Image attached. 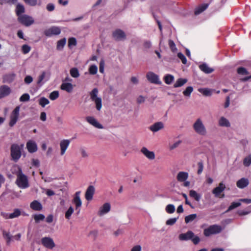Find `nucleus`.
<instances>
[{"mask_svg":"<svg viewBox=\"0 0 251 251\" xmlns=\"http://www.w3.org/2000/svg\"><path fill=\"white\" fill-rule=\"evenodd\" d=\"M59 97V92L57 91H54L52 92L49 98L52 100L57 99Z\"/></svg>","mask_w":251,"mask_h":251,"instance_id":"nucleus-48","label":"nucleus"},{"mask_svg":"<svg viewBox=\"0 0 251 251\" xmlns=\"http://www.w3.org/2000/svg\"><path fill=\"white\" fill-rule=\"evenodd\" d=\"M222 230V227L221 226L217 225H213L204 229L203 234L205 236L208 237L212 234L219 233Z\"/></svg>","mask_w":251,"mask_h":251,"instance_id":"nucleus-5","label":"nucleus"},{"mask_svg":"<svg viewBox=\"0 0 251 251\" xmlns=\"http://www.w3.org/2000/svg\"><path fill=\"white\" fill-rule=\"evenodd\" d=\"M165 82L167 84H171L174 80V77L171 75H167L164 77Z\"/></svg>","mask_w":251,"mask_h":251,"instance_id":"nucleus-40","label":"nucleus"},{"mask_svg":"<svg viewBox=\"0 0 251 251\" xmlns=\"http://www.w3.org/2000/svg\"><path fill=\"white\" fill-rule=\"evenodd\" d=\"M187 81V79L186 78H178L176 81V83L174 85L175 88L179 87L184 85Z\"/></svg>","mask_w":251,"mask_h":251,"instance_id":"nucleus-32","label":"nucleus"},{"mask_svg":"<svg viewBox=\"0 0 251 251\" xmlns=\"http://www.w3.org/2000/svg\"><path fill=\"white\" fill-rule=\"evenodd\" d=\"M50 103L48 99L45 97H42L39 100V104L43 107Z\"/></svg>","mask_w":251,"mask_h":251,"instance_id":"nucleus-42","label":"nucleus"},{"mask_svg":"<svg viewBox=\"0 0 251 251\" xmlns=\"http://www.w3.org/2000/svg\"><path fill=\"white\" fill-rule=\"evenodd\" d=\"M2 235L3 238L6 240L7 244H9L12 238V236L10 234V232L3 230L2 231Z\"/></svg>","mask_w":251,"mask_h":251,"instance_id":"nucleus-36","label":"nucleus"},{"mask_svg":"<svg viewBox=\"0 0 251 251\" xmlns=\"http://www.w3.org/2000/svg\"><path fill=\"white\" fill-rule=\"evenodd\" d=\"M146 77L147 79L151 83L156 84H161L159 76L152 72H148L146 75Z\"/></svg>","mask_w":251,"mask_h":251,"instance_id":"nucleus-12","label":"nucleus"},{"mask_svg":"<svg viewBox=\"0 0 251 251\" xmlns=\"http://www.w3.org/2000/svg\"><path fill=\"white\" fill-rule=\"evenodd\" d=\"M17 185L22 189H25L29 187L28 180L27 176L25 175L20 170L16 180Z\"/></svg>","mask_w":251,"mask_h":251,"instance_id":"nucleus-4","label":"nucleus"},{"mask_svg":"<svg viewBox=\"0 0 251 251\" xmlns=\"http://www.w3.org/2000/svg\"><path fill=\"white\" fill-rule=\"evenodd\" d=\"M66 39L65 38H64L58 41L56 46L57 50H62L64 48L65 45H66Z\"/></svg>","mask_w":251,"mask_h":251,"instance_id":"nucleus-34","label":"nucleus"},{"mask_svg":"<svg viewBox=\"0 0 251 251\" xmlns=\"http://www.w3.org/2000/svg\"><path fill=\"white\" fill-rule=\"evenodd\" d=\"M169 45L173 52H175L177 50V48H176V45L173 41L170 40L169 41Z\"/></svg>","mask_w":251,"mask_h":251,"instance_id":"nucleus-53","label":"nucleus"},{"mask_svg":"<svg viewBox=\"0 0 251 251\" xmlns=\"http://www.w3.org/2000/svg\"><path fill=\"white\" fill-rule=\"evenodd\" d=\"M249 184V180L247 178L242 177L236 182V186L240 189H244Z\"/></svg>","mask_w":251,"mask_h":251,"instance_id":"nucleus-18","label":"nucleus"},{"mask_svg":"<svg viewBox=\"0 0 251 251\" xmlns=\"http://www.w3.org/2000/svg\"><path fill=\"white\" fill-rule=\"evenodd\" d=\"M60 88L61 90L70 93L73 91L74 86L70 82L63 81L60 86Z\"/></svg>","mask_w":251,"mask_h":251,"instance_id":"nucleus-23","label":"nucleus"},{"mask_svg":"<svg viewBox=\"0 0 251 251\" xmlns=\"http://www.w3.org/2000/svg\"><path fill=\"white\" fill-rule=\"evenodd\" d=\"M219 125L221 126L229 127L230 126L228 120L224 117H222L219 120Z\"/></svg>","mask_w":251,"mask_h":251,"instance_id":"nucleus-31","label":"nucleus"},{"mask_svg":"<svg viewBox=\"0 0 251 251\" xmlns=\"http://www.w3.org/2000/svg\"><path fill=\"white\" fill-rule=\"evenodd\" d=\"M16 14L18 17L22 15L21 14L25 12L24 6L20 4H18L16 8Z\"/></svg>","mask_w":251,"mask_h":251,"instance_id":"nucleus-38","label":"nucleus"},{"mask_svg":"<svg viewBox=\"0 0 251 251\" xmlns=\"http://www.w3.org/2000/svg\"><path fill=\"white\" fill-rule=\"evenodd\" d=\"M199 68L201 71L206 74H210L214 71V69L209 67L205 63L200 65Z\"/></svg>","mask_w":251,"mask_h":251,"instance_id":"nucleus-26","label":"nucleus"},{"mask_svg":"<svg viewBox=\"0 0 251 251\" xmlns=\"http://www.w3.org/2000/svg\"><path fill=\"white\" fill-rule=\"evenodd\" d=\"M25 2L31 5V6H35L37 4V0H24Z\"/></svg>","mask_w":251,"mask_h":251,"instance_id":"nucleus-60","label":"nucleus"},{"mask_svg":"<svg viewBox=\"0 0 251 251\" xmlns=\"http://www.w3.org/2000/svg\"><path fill=\"white\" fill-rule=\"evenodd\" d=\"M141 152L149 159L153 160L155 158V154L153 151H150L147 148L143 147Z\"/></svg>","mask_w":251,"mask_h":251,"instance_id":"nucleus-19","label":"nucleus"},{"mask_svg":"<svg viewBox=\"0 0 251 251\" xmlns=\"http://www.w3.org/2000/svg\"><path fill=\"white\" fill-rule=\"evenodd\" d=\"M95 188L93 186H89L86 190L85 197L87 201H91L92 200L93 195L95 193Z\"/></svg>","mask_w":251,"mask_h":251,"instance_id":"nucleus-21","label":"nucleus"},{"mask_svg":"<svg viewBox=\"0 0 251 251\" xmlns=\"http://www.w3.org/2000/svg\"><path fill=\"white\" fill-rule=\"evenodd\" d=\"M142 248L140 245L134 246L131 250V251H141Z\"/></svg>","mask_w":251,"mask_h":251,"instance_id":"nucleus-64","label":"nucleus"},{"mask_svg":"<svg viewBox=\"0 0 251 251\" xmlns=\"http://www.w3.org/2000/svg\"><path fill=\"white\" fill-rule=\"evenodd\" d=\"M33 217L36 223L43 221L45 218V216L42 214H35L33 216Z\"/></svg>","mask_w":251,"mask_h":251,"instance_id":"nucleus-47","label":"nucleus"},{"mask_svg":"<svg viewBox=\"0 0 251 251\" xmlns=\"http://www.w3.org/2000/svg\"><path fill=\"white\" fill-rule=\"evenodd\" d=\"M30 96L27 93H25L21 96L20 98V101L22 102L27 101L29 100Z\"/></svg>","mask_w":251,"mask_h":251,"instance_id":"nucleus-49","label":"nucleus"},{"mask_svg":"<svg viewBox=\"0 0 251 251\" xmlns=\"http://www.w3.org/2000/svg\"><path fill=\"white\" fill-rule=\"evenodd\" d=\"M76 45V40L75 38L71 37L68 40V46L71 48L72 46H75Z\"/></svg>","mask_w":251,"mask_h":251,"instance_id":"nucleus-51","label":"nucleus"},{"mask_svg":"<svg viewBox=\"0 0 251 251\" xmlns=\"http://www.w3.org/2000/svg\"><path fill=\"white\" fill-rule=\"evenodd\" d=\"M243 164L245 166L248 167L251 164V154L246 157L243 162Z\"/></svg>","mask_w":251,"mask_h":251,"instance_id":"nucleus-52","label":"nucleus"},{"mask_svg":"<svg viewBox=\"0 0 251 251\" xmlns=\"http://www.w3.org/2000/svg\"><path fill=\"white\" fill-rule=\"evenodd\" d=\"M194 233L192 231H188L185 233H181L179 235V239L181 241H187L192 239Z\"/></svg>","mask_w":251,"mask_h":251,"instance_id":"nucleus-24","label":"nucleus"},{"mask_svg":"<svg viewBox=\"0 0 251 251\" xmlns=\"http://www.w3.org/2000/svg\"><path fill=\"white\" fill-rule=\"evenodd\" d=\"M24 147V144L19 145L17 144H13L11 145L10 148L11 156L14 161L17 162L20 158L22 155V150Z\"/></svg>","mask_w":251,"mask_h":251,"instance_id":"nucleus-1","label":"nucleus"},{"mask_svg":"<svg viewBox=\"0 0 251 251\" xmlns=\"http://www.w3.org/2000/svg\"><path fill=\"white\" fill-rule=\"evenodd\" d=\"M15 77V74L11 73L7 74L4 76V80L6 82L10 83L14 80Z\"/></svg>","mask_w":251,"mask_h":251,"instance_id":"nucleus-35","label":"nucleus"},{"mask_svg":"<svg viewBox=\"0 0 251 251\" xmlns=\"http://www.w3.org/2000/svg\"><path fill=\"white\" fill-rule=\"evenodd\" d=\"M98 89L97 88H95L90 92L89 94L91 100L94 102L96 105L97 110L100 111L102 107V100L100 97L98 96Z\"/></svg>","mask_w":251,"mask_h":251,"instance_id":"nucleus-3","label":"nucleus"},{"mask_svg":"<svg viewBox=\"0 0 251 251\" xmlns=\"http://www.w3.org/2000/svg\"><path fill=\"white\" fill-rule=\"evenodd\" d=\"M86 121L90 125L99 128V129H102L103 128V126L102 125H101L97 119L93 116H87L86 118Z\"/></svg>","mask_w":251,"mask_h":251,"instance_id":"nucleus-14","label":"nucleus"},{"mask_svg":"<svg viewBox=\"0 0 251 251\" xmlns=\"http://www.w3.org/2000/svg\"><path fill=\"white\" fill-rule=\"evenodd\" d=\"M19 21L26 26H28L34 23L33 18L27 15H21L18 17Z\"/></svg>","mask_w":251,"mask_h":251,"instance_id":"nucleus-9","label":"nucleus"},{"mask_svg":"<svg viewBox=\"0 0 251 251\" xmlns=\"http://www.w3.org/2000/svg\"><path fill=\"white\" fill-rule=\"evenodd\" d=\"M241 203L240 201L232 202L231 205L228 207L226 212H228L237 207L240 206L241 205Z\"/></svg>","mask_w":251,"mask_h":251,"instance_id":"nucleus-46","label":"nucleus"},{"mask_svg":"<svg viewBox=\"0 0 251 251\" xmlns=\"http://www.w3.org/2000/svg\"><path fill=\"white\" fill-rule=\"evenodd\" d=\"M24 81L26 84H29L32 82L33 78L30 75H27L25 77Z\"/></svg>","mask_w":251,"mask_h":251,"instance_id":"nucleus-59","label":"nucleus"},{"mask_svg":"<svg viewBox=\"0 0 251 251\" xmlns=\"http://www.w3.org/2000/svg\"><path fill=\"white\" fill-rule=\"evenodd\" d=\"M26 147L28 151L30 153L35 152L38 150L36 143L32 140H29L27 142Z\"/></svg>","mask_w":251,"mask_h":251,"instance_id":"nucleus-16","label":"nucleus"},{"mask_svg":"<svg viewBox=\"0 0 251 251\" xmlns=\"http://www.w3.org/2000/svg\"><path fill=\"white\" fill-rule=\"evenodd\" d=\"M181 141L180 140H179L175 143H174V144L171 145L170 146V149L171 150H174L175 149H176V148H177V147H178V146L180 145V144L181 143Z\"/></svg>","mask_w":251,"mask_h":251,"instance_id":"nucleus-58","label":"nucleus"},{"mask_svg":"<svg viewBox=\"0 0 251 251\" xmlns=\"http://www.w3.org/2000/svg\"><path fill=\"white\" fill-rule=\"evenodd\" d=\"M20 106H18L11 113L9 123V126L10 127L13 126L18 121L20 115Z\"/></svg>","mask_w":251,"mask_h":251,"instance_id":"nucleus-6","label":"nucleus"},{"mask_svg":"<svg viewBox=\"0 0 251 251\" xmlns=\"http://www.w3.org/2000/svg\"><path fill=\"white\" fill-rule=\"evenodd\" d=\"M189 196L195 199L197 201H199L201 199V196L196 191L191 190L189 191Z\"/></svg>","mask_w":251,"mask_h":251,"instance_id":"nucleus-29","label":"nucleus"},{"mask_svg":"<svg viewBox=\"0 0 251 251\" xmlns=\"http://www.w3.org/2000/svg\"><path fill=\"white\" fill-rule=\"evenodd\" d=\"M193 91V88L192 86H188L186 87L185 90L183 92V94L186 97H190Z\"/></svg>","mask_w":251,"mask_h":251,"instance_id":"nucleus-43","label":"nucleus"},{"mask_svg":"<svg viewBox=\"0 0 251 251\" xmlns=\"http://www.w3.org/2000/svg\"><path fill=\"white\" fill-rule=\"evenodd\" d=\"M237 73L239 75H246L249 74L248 71L244 67H239L237 69Z\"/></svg>","mask_w":251,"mask_h":251,"instance_id":"nucleus-50","label":"nucleus"},{"mask_svg":"<svg viewBox=\"0 0 251 251\" xmlns=\"http://www.w3.org/2000/svg\"><path fill=\"white\" fill-rule=\"evenodd\" d=\"M112 36L114 39L117 41L124 40L126 38V33L120 29H117L114 30L112 33Z\"/></svg>","mask_w":251,"mask_h":251,"instance_id":"nucleus-13","label":"nucleus"},{"mask_svg":"<svg viewBox=\"0 0 251 251\" xmlns=\"http://www.w3.org/2000/svg\"><path fill=\"white\" fill-rule=\"evenodd\" d=\"M164 128V124L161 122L155 123L149 127V129L153 132H156Z\"/></svg>","mask_w":251,"mask_h":251,"instance_id":"nucleus-20","label":"nucleus"},{"mask_svg":"<svg viewBox=\"0 0 251 251\" xmlns=\"http://www.w3.org/2000/svg\"><path fill=\"white\" fill-rule=\"evenodd\" d=\"M226 189V186L223 182L219 183V185L213 189L212 193L214 195L215 197L223 198L224 197L225 195L221 193L224 191Z\"/></svg>","mask_w":251,"mask_h":251,"instance_id":"nucleus-11","label":"nucleus"},{"mask_svg":"<svg viewBox=\"0 0 251 251\" xmlns=\"http://www.w3.org/2000/svg\"><path fill=\"white\" fill-rule=\"evenodd\" d=\"M70 74L71 76L74 78H77L80 75L78 69L75 67H73L70 69Z\"/></svg>","mask_w":251,"mask_h":251,"instance_id":"nucleus-33","label":"nucleus"},{"mask_svg":"<svg viewBox=\"0 0 251 251\" xmlns=\"http://www.w3.org/2000/svg\"><path fill=\"white\" fill-rule=\"evenodd\" d=\"M61 28L56 26H52L44 31V34L47 37H51L53 35H58L60 34Z\"/></svg>","mask_w":251,"mask_h":251,"instance_id":"nucleus-10","label":"nucleus"},{"mask_svg":"<svg viewBox=\"0 0 251 251\" xmlns=\"http://www.w3.org/2000/svg\"><path fill=\"white\" fill-rule=\"evenodd\" d=\"M197 217V215L196 214H192L189 215L185 217V222L186 224L192 222L194 220H195Z\"/></svg>","mask_w":251,"mask_h":251,"instance_id":"nucleus-37","label":"nucleus"},{"mask_svg":"<svg viewBox=\"0 0 251 251\" xmlns=\"http://www.w3.org/2000/svg\"><path fill=\"white\" fill-rule=\"evenodd\" d=\"M74 209L73 206H70L68 209L65 212V216L66 219L69 220L71 218V215L74 213Z\"/></svg>","mask_w":251,"mask_h":251,"instance_id":"nucleus-41","label":"nucleus"},{"mask_svg":"<svg viewBox=\"0 0 251 251\" xmlns=\"http://www.w3.org/2000/svg\"><path fill=\"white\" fill-rule=\"evenodd\" d=\"M70 144V141L69 139H63L59 143V146L60 148V155H63L68 148L69 147Z\"/></svg>","mask_w":251,"mask_h":251,"instance_id":"nucleus-15","label":"nucleus"},{"mask_svg":"<svg viewBox=\"0 0 251 251\" xmlns=\"http://www.w3.org/2000/svg\"><path fill=\"white\" fill-rule=\"evenodd\" d=\"M45 72H43L40 76H39L37 81L38 84H40L42 83V81L45 78Z\"/></svg>","mask_w":251,"mask_h":251,"instance_id":"nucleus-61","label":"nucleus"},{"mask_svg":"<svg viewBox=\"0 0 251 251\" xmlns=\"http://www.w3.org/2000/svg\"><path fill=\"white\" fill-rule=\"evenodd\" d=\"M41 243L45 248L49 250H52L55 247L53 240L50 237H43Z\"/></svg>","mask_w":251,"mask_h":251,"instance_id":"nucleus-8","label":"nucleus"},{"mask_svg":"<svg viewBox=\"0 0 251 251\" xmlns=\"http://www.w3.org/2000/svg\"><path fill=\"white\" fill-rule=\"evenodd\" d=\"M80 152L82 157L86 158L88 156V154L84 148H81L80 149Z\"/></svg>","mask_w":251,"mask_h":251,"instance_id":"nucleus-57","label":"nucleus"},{"mask_svg":"<svg viewBox=\"0 0 251 251\" xmlns=\"http://www.w3.org/2000/svg\"><path fill=\"white\" fill-rule=\"evenodd\" d=\"M177 57L181 60V62L183 64H186L187 63V59L184 54L182 53L178 52L177 53Z\"/></svg>","mask_w":251,"mask_h":251,"instance_id":"nucleus-54","label":"nucleus"},{"mask_svg":"<svg viewBox=\"0 0 251 251\" xmlns=\"http://www.w3.org/2000/svg\"><path fill=\"white\" fill-rule=\"evenodd\" d=\"M193 128L195 132L201 136H205L207 134V130L201 118H198L193 125Z\"/></svg>","mask_w":251,"mask_h":251,"instance_id":"nucleus-2","label":"nucleus"},{"mask_svg":"<svg viewBox=\"0 0 251 251\" xmlns=\"http://www.w3.org/2000/svg\"><path fill=\"white\" fill-rule=\"evenodd\" d=\"M10 214V219H14V218L18 217L19 216H20L22 214L23 215H26L24 212H22V211L20 209H18V208L15 209L14 210L13 212Z\"/></svg>","mask_w":251,"mask_h":251,"instance_id":"nucleus-28","label":"nucleus"},{"mask_svg":"<svg viewBox=\"0 0 251 251\" xmlns=\"http://www.w3.org/2000/svg\"><path fill=\"white\" fill-rule=\"evenodd\" d=\"M98 72V67L96 65H92L89 68V72L91 75H96Z\"/></svg>","mask_w":251,"mask_h":251,"instance_id":"nucleus-45","label":"nucleus"},{"mask_svg":"<svg viewBox=\"0 0 251 251\" xmlns=\"http://www.w3.org/2000/svg\"><path fill=\"white\" fill-rule=\"evenodd\" d=\"M191 240L192 241L193 243L195 245L198 244L200 241V238L198 236H194V237H192V239H191Z\"/></svg>","mask_w":251,"mask_h":251,"instance_id":"nucleus-63","label":"nucleus"},{"mask_svg":"<svg viewBox=\"0 0 251 251\" xmlns=\"http://www.w3.org/2000/svg\"><path fill=\"white\" fill-rule=\"evenodd\" d=\"M189 177V174L186 172H179L176 176V179L179 182L186 180Z\"/></svg>","mask_w":251,"mask_h":251,"instance_id":"nucleus-25","label":"nucleus"},{"mask_svg":"<svg viewBox=\"0 0 251 251\" xmlns=\"http://www.w3.org/2000/svg\"><path fill=\"white\" fill-rule=\"evenodd\" d=\"M80 191L76 192L73 198L72 202L75 206V210L77 211V214H79L80 211V207L82 206V201L80 199Z\"/></svg>","mask_w":251,"mask_h":251,"instance_id":"nucleus-7","label":"nucleus"},{"mask_svg":"<svg viewBox=\"0 0 251 251\" xmlns=\"http://www.w3.org/2000/svg\"><path fill=\"white\" fill-rule=\"evenodd\" d=\"M11 93L10 88L6 85H2L0 87V99L7 96Z\"/></svg>","mask_w":251,"mask_h":251,"instance_id":"nucleus-22","label":"nucleus"},{"mask_svg":"<svg viewBox=\"0 0 251 251\" xmlns=\"http://www.w3.org/2000/svg\"><path fill=\"white\" fill-rule=\"evenodd\" d=\"M30 47L27 45H24L22 47V51L24 54L28 53L30 50Z\"/></svg>","mask_w":251,"mask_h":251,"instance_id":"nucleus-55","label":"nucleus"},{"mask_svg":"<svg viewBox=\"0 0 251 251\" xmlns=\"http://www.w3.org/2000/svg\"><path fill=\"white\" fill-rule=\"evenodd\" d=\"M166 211L169 214H172L175 211V206L172 204H168L165 208Z\"/></svg>","mask_w":251,"mask_h":251,"instance_id":"nucleus-44","label":"nucleus"},{"mask_svg":"<svg viewBox=\"0 0 251 251\" xmlns=\"http://www.w3.org/2000/svg\"><path fill=\"white\" fill-rule=\"evenodd\" d=\"M111 209V205L109 203L106 202L100 207L98 212V215L100 216H103L108 213Z\"/></svg>","mask_w":251,"mask_h":251,"instance_id":"nucleus-17","label":"nucleus"},{"mask_svg":"<svg viewBox=\"0 0 251 251\" xmlns=\"http://www.w3.org/2000/svg\"><path fill=\"white\" fill-rule=\"evenodd\" d=\"M104 67V61L101 60L100 63L99 70L100 73H103Z\"/></svg>","mask_w":251,"mask_h":251,"instance_id":"nucleus-62","label":"nucleus"},{"mask_svg":"<svg viewBox=\"0 0 251 251\" xmlns=\"http://www.w3.org/2000/svg\"><path fill=\"white\" fill-rule=\"evenodd\" d=\"M31 209L35 211H40L42 209L41 203L37 201H33L30 204Z\"/></svg>","mask_w":251,"mask_h":251,"instance_id":"nucleus-27","label":"nucleus"},{"mask_svg":"<svg viewBox=\"0 0 251 251\" xmlns=\"http://www.w3.org/2000/svg\"><path fill=\"white\" fill-rule=\"evenodd\" d=\"M199 91L205 96H210L212 95V90L208 88H200Z\"/></svg>","mask_w":251,"mask_h":251,"instance_id":"nucleus-39","label":"nucleus"},{"mask_svg":"<svg viewBox=\"0 0 251 251\" xmlns=\"http://www.w3.org/2000/svg\"><path fill=\"white\" fill-rule=\"evenodd\" d=\"M208 6V4H202L195 9V14L199 15L205 10Z\"/></svg>","mask_w":251,"mask_h":251,"instance_id":"nucleus-30","label":"nucleus"},{"mask_svg":"<svg viewBox=\"0 0 251 251\" xmlns=\"http://www.w3.org/2000/svg\"><path fill=\"white\" fill-rule=\"evenodd\" d=\"M177 219H178V218H170L166 221V224L167 225H170V226L173 225L174 224H175L176 223Z\"/></svg>","mask_w":251,"mask_h":251,"instance_id":"nucleus-56","label":"nucleus"}]
</instances>
